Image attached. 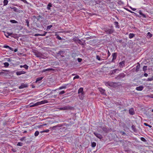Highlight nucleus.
<instances>
[{
	"instance_id": "f257e3e1",
	"label": "nucleus",
	"mask_w": 153,
	"mask_h": 153,
	"mask_svg": "<svg viewBox=\"0 0 153 153\" xmlns=\"http://www.w3.org/2000/svg\"><path fill=\"white\" fill-rule=\"evenodd\" d=\"M104 31L107 34H111L115 32V30L114 27L111 25L109 27L104 28Z\"/></svg>"
},
{
	"instance_id": "f03ea898",
	"label": "nucleus",
	"mask_w": 153,
	"mask_h": 153,
	"mask_svg": "<svg viewBox=\"0 0 153 153\" xmlns=\"http://www.w3.org/2000/svg\"><path fill=\"white\" fill-rule=\"evenodd\" d=\"M73 108L72 107L70 106L69 105H67L63 106L62 107L60 108L59 109L60 110H71Z\"/></svg>"
},
{
	"instance_id": "7ed1b4c3",
	"label": "nucleus",
	"mask_w": 153,
	"mask_h": 153,
	"mask_svg": "<svg viewBox=\"0 0 153 153\" xmlns=\"http://www.w3.org/2000/svg\"><path fill=\"white\" fill-rule=\"evenodd\" d=\"M137 65L136 66V68H134L133 69V71H136V72H138L140 68V65L139 63H137Z\"/></svg>"
},
{
	"instance_id": "20e7f679",
	"label": "nucleus",
	"mask_w": 153,
	"mask_h": 153,
	"mask_svg": "<svg viewBox=\"0 0 153 153\" xmlns=\"http://www.w3.org/2000/svg\"><path fill=\"white\" fill-rule=\"evenodd\" d=\"M94 135L97 138L100 139H101L102 138V136L100 134L96 132H94Z\"/></svg>"
},
{
	"instance_id": "39448f33",
	"label": "nucleus",
	"mask_w": 153,
	"mask_h": 153,
	"mask_svg": "<svg viewBox=\"0 0 153 153\" xmlns=\"http://www.w3.org/2000/svg\"><path fill=\"white\" fill-rule=\"evenodd\" d=\"M117 53H114L112 54V56L113 57L111 61L112 62H114V60H115L117 57Z\"/></svg>"
},
{
	"instance_id": "423d86ee",
	"label": "nucleus",
	"mask_w": 153,
	"mask_h": 153,
	"mask_svg": "<svg viewBox=\"0 0 153 153\" xmlns=\"http://www.w3.org/2000/svg\"><path fill=\"white\" fill-rule=\"evenodd\" d=\"M125 76V74L124 73H122L120 74L117 77H115L116 79H119L120 78L124 77Z\"/></svg>"
},
{
	"instance_id": "0eeeda50",
	"label": "nucleus",
	"mask_w": 153,
	"mask_h": 153,
	"mask_svg": "<svg viewBox=\"0 0 153 153\" xmlns=\"http://www.w3.org/2000/svg\"><path fill=\"white\" fill-rule=\"evenodd\" d=\"M10 72L8 70H3V71L0 72V74L3 75L4 74V75H6L7 74H9V73Z\"/></svg>"
},
{
	"instance_id": "6e6552de",
	"label": "nucleus",
	"mask_w": 153,
	"mask_h": 153,
	"mask_svg": "<svg viewBox=\"0 0 153 153\" xmlns=\"http://www.w3.org/2000/svg\"><path fill=\"white\" fill-rule=\"evenodd\" d=\"M28 87L27 84L22 83L21 84V85L19 86V89H22L25 88H26Z\"/></svg>"
},
{
	"instance_id": "1a4fd4ad",
	"label": "nucleus",
	"mask_w": 153,
	"mask_h": 153,
	"mask_svg": "<svg viewBox=\"0 0 153 153\" xmlns=\"http://www.w3.org/2000/svg\"><path fill=\"white\" fill-rule=\"evenodd\" d=\"M48 102V101L47 100H44L40 102H37V103L38 105H42V104L46 103Z\"/></svg>"
},
{
	"instance_id": "9d476101",
	"label": "nucleus",
	"mask_w": 153,
	"mask_h": 153,
	"mask_svg": "<svg viewBox=\"0 0 153 153\" xmlns=\"http://www.w3.org/2000/svg\"><path fill=\"white\" fill-rule=\"evenodd\" d=\"M78 93H81V95H84L83 89L82 88H80L78 91Z\"/></svg>"
},
{
	"instance_id": "9b49d317",
	"label": "nucleus",
	"mask_w": 153,
	"mask_h": 153,
	"mask_svg": "<svg viewBox=\"0 0 153 153\" xmlns=\"http://www.w3.org/2000/svg\"><path fill=\"white\" fill-rule=\"evenodd\" d=\"M129 114L131 115H133L134 114L135 112L134 109L133 108H131L129 110Z\"/></svg>"
},
{
	"instance_id": "f8f14e48",
	"label": "nucleus",
	"mask_w": 153,
	"mask_h": 153,
	"mask_svg": "<svg viewBox=\"0 0 153 153\" xmlns=\"http://www.w3.org/2000/svg\"><path fill=\"white\" fill-rule=\"evenodd\" d=\"M101 127L104 131L106 133L108 132V129L105 126H101Z\"/></svg>"
},
{
	"instance_id": "ddd939ff",
	"label": "nucleus",
	"mask_w": 153,
	"mask_h": 153,
	"mask_svg": "<svg viewBox=\"0 0 153 153\" xmlns=\"http://www.w3.org/2000/svg\"><path fill=\"white\" fill-rule=\"evenodd\" d=\"M99 91L100 92L101 94L103 95H105L106 94L105 93V90L101 88H100L99 89Z\"/></svg>"
},
{
	"instance_id": "4468645a",
	"label": "nucleus",
	"mask_w": 153,
	"mask_h": 153,
	"mask_svg": "<svg viewBox=\"0 0 153 153\" xmlns=\"http://www.w3.org/2000/svg\"><path fill=\"white\" fill-rule=\"evenodd\" d=\"M26 73V72L24 71H17L16 72V74L17 75H20L22 74H24Z\"/></svg>"
},
{
	"instance_id": "2eb2a0df",
	"label": "nucleus",
	"mask_w": 153,
	"mask_h": 153,
	"mask_svg": "<svg viewBox=\"0 0 153 153\" xmlns=\"http://www.w3.org/2000/svg\"><path fill=\"white\" fill-rule=\"evenodd\" d=\"M68 85V84H65L64 85L59 87V88L58 89L61 90L62 89H65L66 88L67 86Z\"/></svg>"
},
{
	"instance_id": "dca6fc26",
	"label": "nucleus",
	"mask_w": 153,
	"mask_h": 153,
	"mask_svg": "<svg viewBox=\"0 0 153 153\" xmlns=\"http://www.w3.org/2000/svg\"><path fill=\"white\" fill-rule=\"evenodd\" d=\"M143 86H141L137 87L136 89L137 91H141L143 90Z\"/></svg>"
},
{
	"instance_id": "f3484780",
	"label": "nucleus",
	"mask_w": 153,
	"mask_h": 153,
	"mask_svg": "<svg viewBox=\"0 0 153 153\" xmlns=\"http://www.w3.org/2000/svg\"><path fill=\"white\" fill-rule=\"evenodd\" d=\"M64 53H65V51H60L58 53V54L61 56L62 57H63L64 56L63 55V54Z\"/></svg>"
},
{
	"instance_id": "a211bd4d",
	"label": "nucleus",
	"mask_w": 153,
	"mask_h": 153,
	"mask_svg": "<svg viewBox=\"0 0 153 153\" xmlns=\"http://www.w3.org/2000/svg\"><path fill=\"white\" fill-rule=\"evenodd\" d=\"M43 78V77H42L37 78L36 81V82L37 83V82H39V83H40Z\"/></svg>"
},
{
	"instance_id": "6ab92c4d",
	"label": "nucleus",
	"mask_w": 153,
	"mask_h": 153,
	"mask_svg": "<svg viewBox=\"0 0 153 153\" xmlns=\"http://www.w3.org/2000/svg\"><path fill=\"white\" fill-rule=\"evenodd\" d=\"M105 85L107 86H112L113 85V84L112 82H106Z\"/></svg>"
},
{
	"instance_id": "aec40b11",
	"label": "nucleus",
	"mask_w": 153,
	"mask_h": 153,
	"mask_svg": "<svg viewBox=\"0 0 153 153\" xmlns=\"http://www.w3.org/2000/svg\"><path fill=\"white\" fill-rule=\"evenodd\" d=\"M96 58L99 61H102V60H104V59L101 58V56H99V55H97L96 56Z\"/></svg>"
},
{
	"instance_id": "412c9836",
	"label": "nucleus",
	"mask_w": 153,
	"mask_h": 153,
	"mask_svg": "<svg viewBox=\"0 0 153 153\" xmlns=\"http://www.w3.org/2000/svg\"><path fill=\"white\" fill-rule=\"evenodd\" d=\"M125 61H123L120 62L119 63V66L120 67H123L125 65Z\"/></svg>"
},
{
	"instance_id": "4be33fe9",
	"label": "nucleus",
	"mask_w": 153,
	"mask_h": 153,
	"mask_svg": "<svg viewBox=\"0 0 153 153\" xmlns=\"http://www.w3.org/2000/svg\"><path fill=\"white\" fill-rule=\"evenodd\" d=\"M114 25L115 26V27L117 28H120V26L119 25L118 22H114Z\"/></svg>"
},
{
	"instance_id": "5701e85b",
	"label": "nucleus",
	"mask_w": 153,
	"mask_h": 153,
	"mask_svg": "<svg viewBox=\"0 0 153 153\" xmlns=\"http://www.w3.org/2000/svg\"><path fill=\"white\" fill-rule=\"evenodd\" d=\"M75 41L76 42L79 43V44L81 45H84L82 42V41H81L80 39H76L75 40Z\"/></svg>"
},
{
	"instance_id": "b1692460",
	"label": "nucleus",
	"mask_w": 153,
	"mask_h": 153,
	"mask_svg": "<svg viewBox=\"0 0 153 153\" xmlns=\"http://www.w3.org/2000/svg\"><path fill=\"white\" fill-rule=\"evenodd\" d=\"M20 67L21 68L23 67V68H25L27 70L28 68V66H27V65L25 64L23 65H21L20 66Z\"/></svg>"
},
{
	"instance_id": "393cba45",
	"label": "nucleus",
	"mask_w": 153,
	"mask_h": 153,
	"mask_svg": "<svg viewBox=\"0 0 153 153\" xmlns=\"http://www.w3.org/2000/svg\"><path fill=\"white\" fill-rule=\"evenodd\" d=\"M132 129L135 132H137V130L135 128V127L133 125L131 126Z\"/></svg>"
},
{
	"instance_id": "a878e982",
	"label": "nucleus",
	"mask_w": 153,
	"mask_h": 153,
	"mask_svg": "<svg viewBox=\"0 0 153 153\" xmlns=\"http://www.w3.org/2000/svg\"><path fill=\"white\" fill-rule=\"evenodd\" d=\"M139 13L141 15L143 18H146V16L144 14H143L142 13V12L141 10H140L139 11Z\"/></svg>"
},
{
	"instance_id": "bb28decb",
	"label": "nucleus",
	"mask_w": 153,
	"mask_h": 153,
	"mask_svg": "<svg viewBox=\"0 0 153 153\" xmlns=\"http://www.w3.org/2000/svg\"><path fill=\"white\" fill-rule=\"evenodd\" d=\"M37 105H38L37 102L34 104H33V103H30V107H33Z\"/></svg>"
},
{
	"instance_id": "cd10ccee",
	"label": "nucleus",
	"mask_w": 153,
	"mask_h": 153,
	"mask_svg": "<svg viewBox=\"0 0 153 153\" xmlns=\"http://www.w3.org/2000/svg\"><path fill=\"white\" fill-rule=\"evenodd\" d=\"M134 36L135 35L134 33H130L129 35V38L130 39H131L133 38Z\"/></svg>"
},
{
	"instance_id": "c85d7f7f",
	"label": "nucleus",
	"mask_w": 153,
	"mask_h": 153,
	"mask_svg": "<svg viewBox=\"0 0 153 153\" xmlns=\"http://www.w3.org/2000/svg\"><path fill=\"white\" fill-rule=\"evenodd\" d=\"M10 8L11 9H13V10L15 12H17L18 11V9L17 8L15 7H10Z\"/></svg>"
},
{
	"instance_id": "c756f323",
	"label": "nucleus",
	"mask_w": 153,
	"mask_h": 153,
	"mask_svg": "<svg viewBox=\"0 0 153 153\" xmlns=\"http://www.w3.org/2000/svg\"><path fill=\"white\" fill-rule=\"evenodd\" d=\"M108 55L107 57H103L105 59H107L111 55V53L108 50Z\"/></svg>"
},
{
	"instance_id": "7c9ffc66",
	"label": "nucleus",
	"mask_w": 153,
	"mask_h": 153,
	"mask_svg": "<svg viewBox=\"0 0 153 153\" xmlns=\"http://www.w3.org/2000/svg\"><path fill=\"white\" fill-rule=\"evenodd\" d=\"M96 143L95 142H92L91 143V146L92 147H94L96 146Z\"/></svg>"
},
{
	"instance_id": "2f4dec72",
	"label": "nucleus",
	"mask_w": 153,
	"mask_h": 153,
	"mask_svg": "<svg viewBox=\"0 0 153 153\" xmlns=\"http://www.w3.org/2000/svg\"><path fill=\"white\" fill-rule=\"evenodd\" d=\"M8 1L7 0H4L3 1L4 5H6L8 3Z\"/></svg>"
},
{
	"instance_id": "473e14b6",
	"label": "nucleus",
	"mask_w": 153,
	"mask_h": 153,
	"mask_svg": "<svg viewBox=\"0 0 153 153\" xmlns=\"http://www.w3.org/2000/svg\"><path fill=\"white\" fill-rule=\"evenodd\" d=\"M51 7V3H49L47 5V9L48 10H50V7Z\"/></svg>"
},
{
	"instance_id": "72a5a7b5",
	"label": "nucleus",
	"mask_w": 153,
	"mask_h": 153,
	"mask_svg": "<svg viewBox=\"0 0 153 153\" xmlns=\"http://www.w3.org/2000/svg\"><path fill=\"white\" fill-rule=\"evenodd\" d=\"M147 37L149 38H150L152 36V35L150 33V32H149L147 34Z\"/></svg>"
},
{
	"instance_id": "f704fd0d",
	"label": "nucleus",
	"mask_w": 153,
	"mask_h": 153,
	"mask_svg": "<svg viewBox=\"0 0 153 153\" xmlns=\"http://www.w3.org/2000/svg\"><path fill=\"white\" fill-rule=\"evenodd\" d=\"M4 65L5 67H7L9 65V64L7 62H5L4 63Z\"/></svg>"
},
{
	"instance_id": "c9c22d12",
	"label": "nucleus",
	"mask_w": 153,
	"mask_h": 153,
	"mask_svg": "<svg viewBox=\"0 0 153 153\" xmlns=\"http://www.w3.org/2000/svg\"><path fill=\"white\" fill-rule=\"evenodd\" d=\"M120 71V70L119 69H114V70L112 71V74H114V73H115L117 71Z\"/></svg>"
},
{
	"instance_id": "e433bc0d",
	"label": "nucleus",
	"mask_w": 153,
	"mask_h": 153,
	"mask_svg": "<svg viewBox=\"0 0 153 153\" xmlns=\"http://www.w3.org/2000/svg\"><path fill=\"white\" fill-rule=\"evenodd\" d=\"M39 134V131H36L34 133V135L36 137Z\"/></svg>"
},
{
	"instance_id": "4c0bfd02",
	"label": "nucleus",
	"mask_w": 153,
	"mask_h": 153,
	"mask_svg": "<svg viewBox=\"0 0 153 153\" xmlns=\"http://www.w3.org/2000/svg\"><path fill=\"white\" fill-rule=\"evenodd\" d=\"M153 80V76L151 78H148L146 80V81H152Z\"/></svg>"
},
{
	"instance_id": "58836bf2",
	"label": "nucleus",
	"mask_w": 153,
	"mask_h": 153,
	"mask_svg": "<svg viewBox=\"0 0 153 153\" xmlns=\"http://www.w3.org/2000/svg\"><path fill=\"white\" fill-rule=\"evenodd\" d=\"M140 140L143 141L144 142H146L147 141V140H146V139L143 137H141L140 138Z\"/></svg>"
},
{
	"instance_id": "ea45409f",
	"label": "nucleus",
	"mask_w": 153,
	"mask_h": 153,
	"mask_svg": "<svg viewBox=\"0 0 153 153\" xmlns=\"http://www.w3.org/2000/svg\"><path fill=\"white\" fill-rule=\"evenodd\" d=\"M10 22L12 23H17V22L14 20H10Z\"/></svg>"
},
{
	"instance_id": "a19ab883",
	"label": "nucleus",
	"mask_w": 153,
	"mask_h": 153,
	"mask_svg": "<svg viewBox=\"0 0 153 153\" xmlns=\"http://www.w3.org/2000/svg\"><path fill=\"white\" fill-rule=\"evenodd\" d=\"M23 145V143L21 142H18L17 145L19 146H22Z\"/></svg>"
},
{
	"instance_id": "79ce46f5",
	"label": "nucleus",
	"mask_w": 153,
	"mask_h": 153,
	"mask_svg": "<svg viewBox=\"0 0 153 153\" xmlns=\"http://www.w3.org/2000/svg\"><path fill=\"white\" fill-rule=\"evenodd\" d=\"M25 23L27 24V25L28 27H29V21L28 20H25Z\"/></svg>"
},
{
	"instance_id": "37998d69",
	"label": "nucleus",
	"mask_w": 153,
	"mask_h": 153,
	"mask_svg": "<svg viewBox=\"0 0 153 153\" xmlns=\"http://www.w3.org/2000/svg\"><path fill=\"white\" fill-rule=\"evenodd\" d=\"M144 125L146 126H149L150 128H151L152 127V126H151L148 124L147 123H144Z\"/></svg>"
},
{
	"instance_id": "c03bdc74",
	"label": "nucleus",
	"mask_w": 153,
	"mask_h": 153,
	"mask_svg": "<svg viewBox=\"0 0 153 153\" xmlns=\"http://www.w3.org/2000/svg\"><path fill=\"white\" fill-rule=\"evenodd\" d=\"M147 66H144L143 67V70L144 71H145L147 70Z\"/></svg>"
},
{
	"instance_id": "a18cd8bd",
	"label": "nucleus",
	"mask_w": 153,
	"mask_h": 153,
	"mask_svg": "<svg viewBox=\"0 0 153 153\" xmlns=\"http://www.w3.org/2000/svg\"><path fill=\"white\" fill-rule=\"evenodd\" d=\"M35 55L38 57H40L41 56V54L39 53H36L35 54Z\"/></svg>"
},
{
	"instance_id": "49530a36",
	"label": "nucleus",
	"mask_w": 153,
	"mask_h": 153,
	"mask_svg": "<svg viewBox=\"0 0 153 153\" xmlns=\"http://www.w3.org/2000/svg\"><path fill=\"white\" fill-rule=\"evenodd\" d=\"M26 137H22L20 139V140L21 141H23V140H26Z\"/></svg>"
},
{
	"instance_id": "de8ad7c7",
	"label": "nucleus",
	"mask_w": 153,
	"mask_h": 153,
	"mask_svg": "<svg viewBox=\"0 0 153 153\" xmlns=\"http://www.w3.org/2000/svg\"><path fill=\"white\" fill-rule=\"evenodd\" d=\"M53 26L52 25H49V26H48L47 27V29H48V30H49L51 29V27H52Z\"/></svg>"
},
{
	"instance_id": "09e8293b",
	"label": "nucleus",
	"mask_w": 153,
	"mask_h": 153,
	"mask_svg": "<svg viewBox=\"0 0 153 153\" xmlns=\"http://www.w3.org/2000/svg\"><path fill=\"white\" fill-rule=\"evenodd\" d=\"M79 76L76 75L74 77L73 79H79Z\"/></svg>"
},
{
	"instance_id": "8fccbe9b",
	"label": "nucleus",
	"mask_w": 153,
	"mask_h": 153,
	"mask_svg": "<svg viewBox=\"0 0 153 153\" xmlns=\"http://www.w3.org/2000/svg\"><path fill=\"white\" fill-rule=\"evenodd\" d=\"M65 93V92L64 91H61L59 93V94H60V95L62 94H63Z\"/></svg>"
},
{
	"instance_id": "3c124183",
	"label": "nucleus",
	"mask_w": 153,
	"mask_h": 153,
	"mask_svg": "<svg viewBox=\"0 0 153 153\" xmlns=\"http://www.w3.org/2000/svg\"><path fill=\"white\" fill-rule=\"evenodd\" d=\"M120 133L121 134L123 135L124 134L125 135L126 134V133L124 131H120Z\"/></svg>"
},
{
	"instance_id": "603ef678",
	"label": "nucleus",
	"mask_w": 153,
	"mask_h": 153,
	"mask_svg": "<svg viewBox=\"0 0 153 153\" xmlns=\"http://www.w3.org/2000/svg\"><path fill=\"white\" fill-rule=\"evenodd\" d=\"M50 130L49 129H46L43 131L44 132L48 133L49 132Z\"/></svg>"
},
{
	"instance_id": "864d4df0",
	"label": "nucleus",
	"mask_w": 153,
	"mask_h": 153,
	"mask_svg": "<svg viewBox=\"0 0 153 153\" xmlns=\"http://www.w3.org/2000/svg\"><path fill=\"white\" fill-rule=\"evenodd\" d=\"M51 69L50 68H48L46 69H45V70H43V72H45V71H50V70H51Z\"/></svg>"
},
{
	"instance_id": "5fc2aeb1",
	"label": "nucleus",
	"mask_w": 153,
	"mask_h": 153,
	"mask_svg": "<svg viewBox=\"0 0 153 153\" xmlns=\"http://www.w3.org/2000/svg\"><path fill=\"white\" fill-rule=\"evenodd\" d=\"M77 60L79 62H80L82 60V59L80 58H78L77 59Z\"/></svg>"
},
{
	"instance_id": "6e6d98bb",
	"label": "nucleus",
	"mask_w": 153,
	"mask_h": 153,
	"mask_svg": "<svg viewBox=\"0 0 153 153\" xmlns=\"http://www.w3.org/2000/svg\"><path fill=\"white\" fill-rule=\"evenodd\" d=\"M47 33V32H45L43 34H41V36H45Z\"/></svg>"
},
{
	"instance_id": "4d7b16f0",
	"label": "nucleus",
	"mask_w": 153,
	"mask_h": 153,
	"mask_svg": "<svg viewBox=\"0 0 153 153\" xmlns=\"http://www.w3.org/2000/svg\"><path fill=\"white\" fill-rule=\"evenodd\" d=\"M3 48H9V46L8 45H4L3 46Z\"/></svg>"
},
{
	"instance_id": "13d9d810",
	"label": "nucleus",
	"mask_w": 153,
	"mask_h": 153,
	"mask_svg": "<svg viewBox=\"0 0 153 153\" xmlns=\"http://www.w3.org/2000/svg\"><path fill=\"white\" fill-rule=\"evenodd\" d=\"M57 127H58V126H53V127H52V129H55V128H57ZM59 126H58L59 127Z\"/></svg>"
},
{
	"instance_id": "bf43d9fd",
	"label": "nucleus",
	"mask_w": 153,
	"mask_h": 153,
	"mask_svg": "<svg viewBox=\"0 0 153 153\" xmlns=\"http://www.w3.org/2000/svg\"><path fill=\"white\" fill-rule=\"evenodd\" d=\"M84 97V95H81V96L80 97V99L81 100H83V97Z\"/></svg>"
},
{
	"instance_id": "052dcab7",
	"label": "nucleus",
	"mask_w": 153,
	"mask_h": 153,
	"mask_svg": "<svg viewBox=\"0 0 153 153\" xmlns=\"http://www.w3.org/2000/svg\"><path fill=\"white\" fill-rule=\"evenodd\" d=\"M130 8L133 11H134L136 10V9L135 8H132V7H130Z\"/></svg>"
},
{
	"instance_id": "680f3d73",
	"label": "nucleus",
	"mask_w": 153,
	"mask_h": 153,
	"mask_svg": "<svg viewBox=\"0 0 153 153\" xmlns=\"http://www.w3.org/2000/svg\"><path fill=\"white\" fill-rule=\"evenodd\" d=\"M56 38L59 40H61L62 38L60 37L59 36H56Z\"/></svg>"
},
{
	"instance_id": "e2e57ef3",
	"label": "nucleus",
	"mask_w": 153,
	"mask_h": 153,
	"mask_svg": "<svg viewBox=\"0 0 153 153\" xmlns=\"http://www.w3.org/2000/svg\"><path fill=\"white\" fill-rule=\"evenodd\" d=\"M41 34H39V33H36L34 35V36H41Z\"/></svg>"
},
{
	"instance_id": "0e129e2a",
	"label": "nucleus",
	"mask_w": 153,
	"mask_h": 153,
	"mask_svg": "<svg viewBox=\"0 0 153 153\" xmlns=\"http://www.w3.org/2000/svg\"><path fill=\"white\" fill-rule=\"evenodd\" d=\"M102 55L103 56L101 57V58H102V59H104V60L105 59L104 58H103V57H107L105 56V54H104V53H102Z\"/></svg>"
},
{
	"instance_id": "69168bd1",
	"label": "nucleus",
	"mask_w": 153,
	"mask_h": 153,
	"mask_svg": "<svg viewBox=\"0 0 153 153\" xmlns=\"http://www.w3.org/2000/svg\"><path fill=\"white\" fill-rule=\"evenodd\" d=\"M9 49L10 50H11V51H14L13 48H11V47H9Z\"/></svg>"
},
{
	"instance_id": "338daca9",
	"label": "nucleus",
	"mask_w": 153,
	"mask_h": 153,
	"mask_svg": "<svg viewBox=\"0 0 153 153\" xmlns=\"http://www.w3.org/2000/svg\"><path fill=\"white\" fill-rule=\"evenodd\" d=\"M127 10L129 11V12H130L131 13H134V12H133L131 11V10Z\"/></svg>"
},
{
	"instance_id": "774afa93",
	"label": "nucleus",
	"mask_w": 153,
	"mask_h": 153,
	"mask_svg": "<svg viewBox=\"0 0 153 153\" xmlns=\"http://www.w3.org/2000/svg\"><path fill=\"white\" fill-rule=\"evenodd\" d=\"M144 76L145 77H147L148 76V74L147 73H145L144 74Z\"/></svg>"
}]
</instances>
